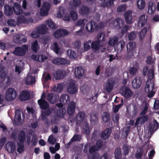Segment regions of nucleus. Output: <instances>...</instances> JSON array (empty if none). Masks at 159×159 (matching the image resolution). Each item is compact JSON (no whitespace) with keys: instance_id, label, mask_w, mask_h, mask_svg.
Instances as JSON below:
<instances>
[{"instance_id":"f257e3e1","label":"nucleus","mask_w":159,"mask_h":159,"mask_svg":"<svg viewBox=\"0 0 159 159\" xmlns=\"http://www.w3.org/2000/svg\"><path fill=\"white\" fill-rule=\"evenodd\" d=\"M154 71L153 69H150L148 71V79L146 83L145 88V92L148 93V96L149 98H152L155 93L153 89L154 86Z\"/></svg>"},{"instance_id":"f03ea898","label":"nucleus","mask_w":159,"mask_h":159,"mask_svg":"<svg viewBox=\"0 0 159 159\" xmlns=\"http://www.w3.org/2000/svg\"><path fill=\"white\" fill-rule=\"evenodd\" d=\"M38 103L41 110V119L45 120L52 113L53 108L49 107L48 102L45 100L39 99Z\"/></svg>"},{"instance_id":"7ed1b4c3","label":"nucleus","mask_w":159,"mask_h":159,"mask_svg":"<svg viewBox=\"0 0 159 159\" xmlns=\"http://www.w3.org/2000/svg\"><path fill=\"white\" fill-rule=\"evenodd\" d=\"M16 91L12 88L7 89L5 94V98L8 101H12L15 99L17 95Z\"/></svg>"},{"instance_id":"20e7f679","label":"nucleus","mask_w":159,"mask_h":159,"mask_svg":"<svg viewBox=\"0 0 159 159\" xmlns=\"http://www.w3.org/2000/svg\"><path fill=\"white\" fill-rule=\"evenodd\" d=\"M120 93L125 98L128 99L133 95V93L131 89L127 86H123L120 89Z\"/></svg>"},{"instance_id":"39448f33","label":"nucleus","mask_w":159,"mask_h":159,"mask_svg":"<svg viewBox=\"0 0 159 159\" xmlns=\"http://www.w3.org/2000/svg\"><path fill=\"white\" fill-rule=\"evenodd\" d=\"M50 7V5L48 2H44L40 10V15L42 16L47 15Z\"/></svg>"},{"instance_id":"423d86ee","label":"nucleus","mask_w":159,"mask_h":159,"mask_svg":"<svg viewBox=\"0 0 159 159\" xmlns=\"http://www.w3.org/2000/svg\"><path fill=\"white\" fill-rule=\"evenodd\" d=\"M13 41L16 44H21L27 41L26 38L21 34H17L13 37Z\"/></svg>"},{"instance_id":"0eeeda50","label":"nucleus","mask_w":159,"mask_h":159,"mask_svg":"<svg viewBox=\"0 0 159 159\" xmlns=\"http://www.w3.org/2000/svg\"><path fill=\"white\" fill-rule=\"evenodd\" d=\"M69 34V32L66 30L59 29L56 31L54 34V37L57 39H59L61 37H63Z\"/></svg>"},{"instance_id":"6e6552de","label":"nucleus","mask_w":159,"mask_h":159,"mask_svg":"<svg viewBox=\"0 0 159 159\" xmlns=\"http://www.w3.org/2000/svg\"><path fill=\"white\" fill-rule=\"evenodd\" d=\"M115 80L113 79H108L105 84V89L108 93L110 92L113 89L115 84Z\"/></svg>"},{"instance_id":"1a4fd4ad","label":"nucleus","mask_w":159,"mask_h":159,"mask_svg":"<svg viewBox=\"0 0 159 159\" xmlns=\"http://www.w3.org/2000/svg\"><path fill=\"white\" fill-rule=\"evenodd\" d=\"M77 90V86L73 82H70L67 87V91L70 94L75 93Z\"/></svg>"},{"instance_id":"9d476101","label":"nucleus","mask_w":159,"mask_h":159,"mask_svg":"<svg viewBox=\"0 0 159 159\" xmlns=\"http://www.w3.org/2000/svg\"><path fill=\"white\" fill-rule=\"evenodd\" d=\"M52 63L55 65H65L66 64H68V60L64 58L57 57L54 59L52 60Z\"/></svg>"},{"instance_id":"9b49d317","label":"nucleus","mask_w":159,"mask_h":159,"mask_svg":"<svg viewBox=\"0 0 159 159\" xmlns=\"http://www.w3.org/2000/svg\"><path fill=\"white\" fill-rule=\"evenodd\" d=\"M111 131L112 129L110 128L106 129L100 134L101 138L103 140L107 139L109 137Z\"/></svg>"},{"instance_id":"f8f14e48","label":"nucleus","mask_w":159,"mask_h":159,"mask_svg":"<svg viewBox=\"0 0 159 159\" xmlns=\"http://www.w3.org/2000/svg\"><path fill=\"white\" fill-rule=\"evenodd\" d=\"M76 107V103L73 101H71L69 104L67 109V112L69 115H72L74 113Z\"/></svg>"},{"instance_id":"ddd939ff","label":"nucleus","mask_w":159,"mask_h":159,"mask_svg":"<svg viewBox=\"0 0 159 159\" xmlns=\"http://www.w3.org/2000/svg\"><path fill=\"white\" fill-rule=\"evenodd\" d=\"M58 95L52 93H48L47 96V100L51 104L56 103L58 100Z\"/></svg>"},{"instance_id":"4468645a","label":"nucleus","mask_w":159,"mask_h":159,"mask_svg":"<svg viewBox=\"0 0 159 159\" xmlns=\"http://www.w3.org/2000/svg\"><path fill=\"white\" fill-rule=\"evenodd\" d=\"M124 21L120 18H117L112 23V25L116 29H119L123 25Z\"/></svg>"},{"instance_id":"2eb2a0df","label":"nucleus","mask_w":159,"mask_h":159,"mask_svg":"<svg viewBox=\"0 0 159 159\" xmlns=\"http://www.w3.org/2000/svg\"><path fill=\"white\" fill-rule=\"evenodd\" d=\"M65 74V72L64 71L58 70L54 73L53 76L56 80H60L64 77Z\"/></svg>"},{"instance_id":"dca6fc26","label":"nucleus","mask_w":159,"mask_h":159,"mask_svg":"<svg viewBox=\"0 0 159 159\" xmlns=\"http://www.w3.org/2000/svg\"><path fill=\"white\" fill-rule=\"evenodd\" d=\"M142 80L140 77H135L132 81L133 87L135 89L139 88L142 84Z\"/></svg>"},{"instance_id":"f3484780","label":"nucleus","mask_w":159,"mask_h":159,"mask_svg":"<svg viewBox=\"0 0 159 159\" xmlns=\"http://www.w3.org/2000/svg\"><path fill=\"white\" fill-rule=\"evenodd\" d=\"M30 96L29 93L26 90L21 92L19 96V99L20 101H27L30 99Z\"/></svg>"},{"instance_id":"a211bd4d","label":"nucleus","mask_w":159,"mask_h":159,"mask_svg":"<svg viewBox=\"0 0 159 159\" xmlns=\"http://www.w3.org/2000/svg\"><path fill=\"white\" fill-rule=\"evenodd\" d=\"M89 11V8L85 5H82L79 8V13L82 16L88 14Z\"/></svg>"},{"instance_id":"6ab92c4d","label":"nucleus","mask_w":159,"mask_h":159,"mask_svg":"<svg viewBox=\"0 0 159 159\" xmlns=\"http://www.w3.org/2000/svg\"><path fill=\"white\" fill-rule=\"evenodd\" d=\"M159 128V123L156 120H153L152 123H150L149 124V130L151 132L156 131Z\"/></svg>"},{"instance_id":"aec40b11","label":"nucleus","mask_w":159,"mask_h":159,"mask_svg":"<svg viewBox=\"0 0 159 159\" xmlns=\"http://www.w3.org/2000/svg\"><path fill=\"white\" fill-rule=\"evenodd\" d=\"M98 114L94 112H92L89 115L90 121L92 124L94 125L98 122Z\"/></svg>"},{"instance_id":"412c9836","label":"nucleus","mask_w":159,"mask_h":159,"mask_svg":"<svg viewBox=\"0 0 159 159\" xmlns=\"http://www.w3.org/2000/svg\"><path fill=\"white\" fill-rule=\"evenodd\" d=\"M75 74L76 78H80L84 74L83 69L81 66H77L75 70Z\"/></svg>"},{"instance_id":"4be33fe9","label":"nucleus","mask_w":159,"mask_h":159,"mask_svg":"<svg viewBox=\"0 0 159 159\" xmlns=\"http://www.w3.org/2000/svg\"><path fill=\"white\" fill-rule=\"evenodd\" d=\"M26 133L23 130H20L18 133L17 138L19 143H25L26 139Z\"/></svg>"},{"instance_id":"5701e85b","label":"nucleus","mask_w":159,"mask_h":159,"mask_svg":"<svg viewBox=\"0 0 159 159\" xmlns=\"http://www.w3.org/2000/svg\"><path fill=\"white\" fill-rule=\"evenodd\" d=\"M139 152H137L135 154V157L137 159H139L141 158L143 154L144 159H147L146 155L147 154L148 150L145 149V151L142 148L139 149Z\"/></svg>"},{"instance_id":"b1692460","label":"nucleus","mask_w":159,"mask_h":159,"mask_svg":"<svg viewBox=\"0 0 159 159\" xmlns=\"http://www.w3.org/2000/svg\"><path fill=\"white\" fill-rule=\"evenodd\" d=\"M95 25H96L95 22L90 21L87 24L86 29L89 32H93L95 30Z\"/></svg>"},{"instance_id":"393cba45","label":"nucleus","mask_w":159,"mask_h":159,"mask_svg":"<svg viewBox=\"0 0 159 159\" xmlns=\"http://www.w3.org/2000/svg\"><path fill=\"white\" fill-rule=\"evenodd\" d=\"M48 28L45 24H42L37 28L36 30L39 34H45L48 31Z\"/></svg>"},{"instance_id":"a878e982","label":"nucleus","mask_w":159,"mask_h":159,"mask_svg":"<svg viewBox=\"0 0 159 159\" xmlns=\"http://www.w3.org/2000/svg\"><path fill=\"white\" fill-rule=\"evenodd\" d=\"M31 58L34 60L39 62L43 61L44 60L47 58L46 56L41 54H33L31 56Z\"/></svg>"},{"instance_id":"bb28decb","label":"nucleus","mask_w":159,"mask_h":159,"mask_svg":"<svg viewBox=\"0 0 159 159\" xmlns=\"http://www.w3.org/2000/svg\"><path fill=\"white\" fill-rule=\"evenodd\" d=\"M14 54L18 56H23L25 54V51L22 48L20 47H17L15 48L14 51Z\"/></svg>"},{"instance_id":"cd10ccee","label":"nucleus","mask_w":159,"mask_h":159,"mask_svg":"<svg viewBox=\"0 0 159 159\" xmlns=\"http://www.w3.org/2000/svg\"><path fill=\"white\" fill-rule=\"evenodd\" d=\"M59 101L60 102H63L64 104H67L70 101V96L67 94H63L61 95Z\"/></svg>"},{"instance_id":"c85d7f7f","label":"nucleus","mask_w":159,"mask_h":159,"mask_svg":"<svg viewBox=\"0 0 159 159\" xmlns=\"http://www.w3.org/2000/svg\"><path fill=\"white\" fill-rule=\"evenodd\" d=\"M4 11L5 15L7 16L11 15L13 11V7L9 6L8 5H6L4 7Z\"/></svg>"},{"instance_id":"c756f323","label":"nucleus","mask_w":159,"mask_h":159,"mask_svg":"<svg viewBox=\"0 0 159 159\" xmlns=\"http://www.w3.org/2000/svg\"><path fill=\"white\" fill-rule=\"evenodd\" d=\"M124 16L126 23L130 24L132 20L131 11H126L125 13Z\"/></svg>"},{"instance_id":"7c9ffc66","label":"nucleus","mask_w":159,"mask_h":159,"mask_svg":"<svg viewBox=\"0 0 159 159\" xmlns=\"http://www.w3.org/2000/svg\"><path fill=\"white\" fill-rule=\"evenodd\" d=\"M13 11L17 15H19L22 12V10L19 3H15L14 4Z\"/></svg>"},{"instance_id":"2f4dec72","label":"nucleus","mask_w":159,"mask_h":159,"mask_svg":"<svg viewBox=\"0 0 159 159\" xmlns=\"http://www.w3.org/2000/svg\"><path fill=\"white\" fill-rule=\"evenodd\" d=\"M7 146L8 147L7 150H10V152L11 153L13 152L16 150V147L15 143L12 142H8L6 144Z\"/></svg>"},{"instance_id":"473e14b6","label":"nucleus","mask_w":159,"mask_h":159,"mask_svg":"<svg viewBox=\"0 0 159 159\" xmlns=\"http://www.w3.org/2000/svg\"><path fill=\"white\" fill-rule=\"evenodd\" d=\"M136 46V43L134 42H131L127 45V51L129 52L134 50Z\"/></svg>"},{"instance_id":"72a5a7b5","label":"nucleus","mask_w":159,"mask_h":159,"mask_svg":"<svg viewBox=\"0 0 159 159\" xmlns=\"http://www.w3.org/2000/svg\"><path fill=\"white\" fill-rule=\"evenodd\" d=\"M147 31V28L146 27H144L141 30L139 34V39L140 41H142L145 37Z\"/></svg>"},{"instance_id":"f704fd0d","label":"nucleus","mask_w":159,"mask_h":159,"mask_svg":"<svg viewBox=\"0 0 159 159\" xmlns=\"http://www.w3.org/2000/svg\"><path fill=\"white\" fill-rule=\"evenodd\" d=\"M100 41L96 40L93 42L91 44L92 48L95 50H98L100 48Z\"/></svg>"},{"instance_id":"c9c22d12","label":"nucleus","mask_w":159,"mask_h":159,"mask_svg":"<svg viewBox=\"0 0 159 159\" xmlns=\"http://www.w3.org/2000/svg\"><path fill=\"white\" fill-rule=\"evenodd\" d=\"M102 2V6L104 7H109L112 5L114 0H100Z\"/></svg>"},{"instance_id":"e433bc0d","label":"nucleus","mask_w":159,"mask_h":159,"mask_svg":"<svg viewBox=\"0 0 159 159\" xmlns=\"http://www.w3.org/2000/svg\"><path fill=\"white\" fill-rule=\"evenodd\" d=\"M114 155L116 159H120L122 157L121 151L120 148H117L115 150Z\"/></svg>"},{"instance_id":"4c0bfd02","label":"nucleus","mask_w":159,"mask_h":159,"mask_svg":"<svg viewBox=\"0 0 159 159\" xmlns=\"http://www.w3.org/2000/svg\"><path fill=\"white\" fill-rule=\"evenodd\" d=\"M102 117L103 121L105 123H107L110 121V114L107 112H105L103 113L102 116Z\"/></svg>"},{"instance_id":"58836bf2","label":"nucleus","mask_w":159,"mask_h":159,"mask_svg":"<svg viewBox=\"0 0 159 159\" xmlns=\"http://www.w3.org/2000/svg\"><path fill=\"white\" fill-rule=\"evenodd\" d=\"M39 47L38 41L36 40L32 43L31 45V48L33 51L36 52L38 50V48Z\"/></svg>"},{"instance_id":"ea45409f","label":"nucleus","mask_w":159,"mask_h":159,"mask_svg":"<svg viewBox=\"0 0 159 159\" xmlns=\"http://www.w3.org/2000/svg\"><path fill=\"white\" fill-rule=\"evenodd\" d=\"M138 8L139 9H143L145 5V1L144 0H138L137 3Z\"/></svg>"},{"instance_id":"a19ab883","label":"nucleus","mask_w":159,"mask_h":159,"mask_svg":"<svg viewBox=\"0 0 159 159\" xmlns=\"http://www.w3.org/2000/svg\"><path fill=\"white\" fill-rule=\"evenodd\" d=\"M67 54L70 59H75L76 57V54L71 49H68L67 52Z\"/></svg>"},{"instance_id":"79ce46f5","label":"nucleus","mask_w":159,"mask_h":159,"mask_svg":"<svg viewBox=\"0 0 159 159\" xmlns=\"http://www.w3.org/2000/svg\"><path fill=\"white\" fill-rule=\"evenodd\" d=\"M70 17L73 20L75 21L77 19L78 15L75 10H71L70 12Z\"/></svg>"},{"instance_id":"37998d69","label":"nucleus","mask_w":159,"mask_h":159,"mask_svg":"<svg viewBox=\"0 0 159 159\" xmlns=\"http://www.w3.org/2000/svg\"><path fill=\"white\" fill-rule=\"evenodd\" d=\"M24 143H19L18 144L17 151L20 153H22L24 150Z\"/></svg>"},{"instance_id":"c03bdc74","label":"nucleus","mask_w":159,"mask_h":159,"mask_svg":"<svg viewBox=\"0 0 159 159\" xmlns=\"http://www.w3.org/2000/svg\"><path fill=\"white\" fill-rule=\"evenodd\" d=\"M26 19L23 16H18L17 18V23L19 24H26Z\"/></svg>"},{"instance_id":"a18cd8bd","label":"nucleus","mask_w":159,"mask_h":159,"mask_svg":"<svg viewBox=\"0 0 159 159\" xmlns=\"http://www.w3.org/2000/svg\"><path fill=\"white\" fill-rule=\"evenodd\" d=\"M46 23L48 26L52 29H56V25L52 20H46Z\"/></svg>"},{"instance_id":"49530a36","label":"nucleus","mask_w":159,"mask_h":159,"mask_svg":"<svg viewBox=\"0 0 159 159\" xmlns=\"http://www.w3.org/2000/svg\"><path fill=\"white\" fill-rule=\"evenodd\" d=\"M65 113V109L63 108H60L57 110V115L60 117H63Z\"/></svg>"},{"instance_id":"de8ad7c7","label":"nucleus","mask_w":159,"mask_h":159,"mask_svg":"<svg viewBox=\"0 0 159 159\" xmlns=\"http://www.w3.org/2000/svg\"><path fill=\"white\" fill-rule=\"evenodd\" d=\"M130 149V148L128 145L126 144L124 145L123 147V151L124 156H126L128 154Z\"/></svg>"},{"instance_id":"09e8293b","label":"nucleus","mask_w":159,"mask_h":159,"mask_svg":"<svg viewBox=\"0 0 159 159\" xmlns=\"http://www.w3.org/2000/svg\"><path fill=\"white\" fill-rule=\"evenodd\" d=\"M118 39L117 37H114L110 39L108 42V44L111 46H114L118 42Z\"/></svg>"},{"instance_id":"8fccbe9b","label":"nucleus","mask_w":159,"mask_h":159,"mask_svg":"<svg viewBox=\"0 0 159 159\" xmlns=\"http://www.w3.org/2000/svg\"><path fill=\"white\" fill-rule=\"evenodd\" d=\"M86 20L85 19L79 20L75 24V26H80L84 27L85 24V21Z\"/></svg>"},{"instance_id":"3c124183","label":"nucleus","mask_w":159,"mask_h":159,"mask_svg":"<svg viewBox=\"0 0 159 159\" xmlns=\"http://www.w3.org/2000/svg\"><path fill=\"white\" fill-rule=\"evenodd\" d=\"M83 132L86 135H89L90 133L89 125L88 123H85L83 128Z\"/></svg>"},{"instance_id":"603ef678","label":"nucleus","mask_w":159,"mask_h":159,"mask_svg":"<svg viewBox=\"0 0 159 159\" xmlns=\"http://www.w3.org/2000/svg\"><path fill=\"white\" fill-rule=\"evenodd\" d=\"M138 118H140V121L141 124L145 123L148 119V117L147 115L141 116Z\"/></svg>"},{"instance_id":"864d4df0","label":"nucleus","mask_w":159,"mask_h":159,"mask_svg":"<svg viewBox=\"0 0 159 159\" xmlns=\"http://www.w3.org/2000/svg\"><path fill=\"white\" fill-rule=\"evenodd\" d=\"M100 132L98 130H94L92 134V138L94 139H97L99 136Z\"/></svg>"},{"instance_id":"5fc2aeb1","label":"nucleus","mask_w":159,"mask_h":159,"mask_svg":"<svg viewBox=\"0 0 159 159\" xmlns=\"http://www.w3.org/2000/svg\"><path fill=\"white\" fill-rule=\"evenodd\" d=\"M105 34L102 32H100L98 34L97 36V40L100 41L101 40L102 41H103L105 40Z\"/></svg>"},{"instance_id":"6e6d98bb","label":"nucleus","mask_w":159,"mask_h":159,"mask_svg":"<svg viewBox=\"0 0 159 159\" xmlns=\"http://www.w3.org/2000/svg\"><path fill=\"white\" fill-rule=\"evenodd\" d=\"M145 16L143 15L141 16L139 18L140 21H141V19L142 20L141 23V27L143 26L147 22V18L145 19Z\"/></svg>"},{"instance_id":"4d7b16f0","label":"nucleus","mask_w":159,"mask_h":159,"mask_svg":"<svg viewBox=\"0 0 159 159\" xmlns=\"http://www.w3.org/2000/svg\"><path fill=\"white\" fill-rule=\"evenodd\" d=\"M136 37V33L134 31L131 32L128 35V39L129 40H134Z\"/></svg>"},{"instance_id":"13d9d810","label":"nucleus","mask_w":159,"mask_h":159,"mask_svg":"<svg viewBox=\"0 0 159 159\" xmlns=\"http://www.w3.org/2000/svg\"><path fill=\"white\" fill-rule=\"evenodd\" d=\"M53 48V50L57 54H58L60 48L58 47V44L57 42L54 43Z\"/></svg>"},{"instance_id":"bf43d9fd","label":"nucleus","mask_w":159,"mask_h":159,"mask_svg":"<svg viewBox=\"0 0 159 159\" xmlns=\"http://www.w3.org/2000/svg\"><path fill=\"white\" fill-rule=\"evenodd\" d=\"M98 150L97 147L95 145H93L89 149V151L90 154H92L95 153V152Z\"/></svg>"},{"instance_id":"052dcab7","label":"nucleus","mask_w":159,"mask_h":159,"mask_svg":"<svg viewBox=\"0 0 159 159\" xmlns=\"http://www.w3.org/2000/svg\"><path fill=\"white\" fill-rule=\"evenodd\" d=\"M81 0H72V5L75 7H79L81 4Z\"/></svg>"},{"instance_id":"680f3d73","label":"nucleus","mask_w":159,"mask_h":159,"mask_svg":"<svg viewBox=\"0 0 159 159\" xmlns=\"http://www.w3.org/2000/svg\"><path fill=\"white\" fill-rule=\"evenodd\" d=\"M91 43V41L89 40L84 43V49L85 50H88L90 48V44Z\"/></svg>"},{"instance_id":"e2e57ef3","label":"nucleus","mask_w":159,"mask_h":159,"mask_svg":"<svg viewBox=\"0 0 159 159\" xmlns=\"http://www.w3.org/2000/svg\"><path fill=\"white\" fill-rule=\"evenodd\" d=\"M7 23L10 26H15L16 25V22L14 20L9 19L7 20Z\"/></svg>"},{"instance_id":"0e129e2a","label":"nucleus","mask_w":159,"mask_h":159,"mask_svg":"<svg viewBox=\"0 0 159 159\" xmlns=\"http://www.w3.org/2000/svg\"><path fill=\"white\" fill-rule=\"evenodd\" d=\"M126 8V6L124 5L119 6L117 8V11L118 12H121L125 11Z\"/></svg>"},{"instance_id":"69168bd1","label":"nucleus","mask_w":159,"mask_h":159,"mask_svg":"<svg viewBox=\"0 0 159 159\" xmlns=\"http://www.w3.org/2000/svg\"><path fill=\"white\" fill-rule=\"evenodd\" d=\"M154 7V9H155V7L154 6L153 3H152L151 5L150 4L149 5L148 7V13L152 14L154 10L153 9V7Z\"/></svg>"},{"instance_id":"338daca9","label":"nucleus","mask_w":159,"mask_h":159,"mask_svg":"<svg viewBox=\"0 0 159 159\" xmlns=\"http://www.w3.org/2000/svg\"><path fill=\"white\" fill-rule=\"evenodd\" d=\"M21 120V115L15 116L14 117V120L15 121V123L18 125L19 122Z\"/></svg>"},{"instance_id":"774afa93","label":"nucleus","mask_w":159,"mask_h":159,"mask_svg":"<svg viewBox=\"0 0 159 159\" xmlns=\"http://www.w3.org/2000/svg\"><path fill=\"white\" fill-rule=\"evenodd\" d=\"M77 116L80 118L81 120H83L85 118V113L83 111H80L77 115Z\"/></svg>"}]
</instances>
